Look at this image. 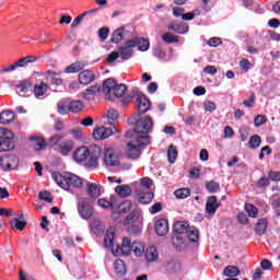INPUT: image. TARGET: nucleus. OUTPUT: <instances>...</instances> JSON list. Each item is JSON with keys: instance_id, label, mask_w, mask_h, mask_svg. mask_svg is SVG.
Wrapping results in <instances>:
<instances>
[{"instance_id": "obj_1", "label": "nucleus", "mask_w": 280, "mask_h": 280, "mask_svg": "<svg viewBox=\"0 0 280 280\" xmlns=\"http://www.w3.org/2000/svg\"><path fill=\"white\" fill-rule=\"evenodd\" d=\"M129 124H136L133 130H129L126 132L125 137L127 139H131L127 143L126 154L128 159H139L141 156V150L150 143V132L154 126L152 118L145 117L137 119V117H130Z\"/></svg>"}, {"instance_id": "obj_2", "label": "nucleus", "mask_w": 280, "mask_h": 280, "mask_svg": "<svg viewBox=\"0 0 280 280\" xmlns=\"http://www.w3.org/2000/svg\"><path fill=\"white\" fill-rule=\"evenodd\" d=\"M100 156H102V148H100V145L90 148L82 145L77 148L72 153V159L75 163H84V161H89L91 167H97Z\"/></svg>"}, {"instance_id": "obj_3", "label": "nucleus", "mask_w": 280, "mask_h": 280, "mask_svg": "<svg viewBox=\"0 0 280 280\" xmlns=\"http://www.w3.org/2000/svg\"><path fill=\"white\" fill-rule=\"evenodd\" d=\"M130 253H132L135 257H143V255H145V243L141 241L132 242L130 237L125 236L122 237L120 246L117 245L115 250H113V254L116 257H119L120 255H130Z\"/></svg>"}, {"instance_id": "obj_4", "label": "nucleus", "mask_w": 280, "mask_h": 280, "mask_svg": "<svg viewBox=\"0 0 280 280\" xmlns=\"http://www.w3.org/2000/svg\"><path fill=\"white\" fill-rule=\"evenodd\" d=\"M52 179L61 189H65L66 191H69L71 189H80L82 187V178L78 177V175L72 173H54Z\"/></svg>"}, {"instance_id": "obj_5", "label": "nucleus", "mask_w": 280, "mask_h": 280, "mask_svg": "<svg viewBox=\"0 0 280 280\" xmlns=\"http://www.w3.org/2000/svg\"><path fill=\"white\" fill-rule=\"evenodd\" d=\"M126 91V84H116L113 79H107L103 83V93L108 102H114L115 97H124Z\"/></svg>"}, {"instance_id": "obj_6", "label": "nucleus", "mask_w": 280, "mask_h": 280, "mask_svg": "<svg viewBox=\"0 0 280 280\" xmlns=\"http://www.w3.org/2000/svg\"><path fill=\"white\" fill-rule=\"evenodd\" d=\"M19 165H21V160L14 154H4L0 158V167L3 172L19 170Z\"/></svg>"}, {"instance_id": "obj_7", "label": "nucleus", "mask_w": 280, "mask_h": 280, "mask_svg": "<svg viewBox=\"0 0 280 280\" xmlns=\"http://www.w3.org/2000/svg\"><path fill=\"white\" fill-rule=\"evenodd\" d=\"M131 100H136L139 113H148L150 110V100H148L147 95L139 92L137 88L131 91Z\"/></svg>"}, {"instance_id": "obj_8", "label": "nucleus", "mask_w": 280, "mask_h": 280, "mask_svg": "<svg viewBox=\"0 0 280 280\" xmlns=\"http://www.w3.org/2000/svg\"><path fill=\"white\" fill-rule=\"evenodd\" d=\"M103 163L106 167H117L119 165V154L113 148L107 147L103 150Z\"/></svg>"}, {"instance_id": "obj_9", "label": "nucleus", "mask_w": 280, "mask_h": 280, "mask_svg": "<svg viewBox=\"0 0 280 280\" xmlns=\"http://www.w3.org/2000/svg\"><path fill=\"white\" fill-rule=\"evenodd\" d=\"M153 198L154 194L152 190H143V188L136 189V200H138L140 205H150Z\"/></svg>"}, {"instance_id": "obj_10", "label": "nucleus", "mask_w": 280, "mask_h": 280, "mask_svg": "<svg viewBox=\"0 0 280 280\" xmlns=\"http://www.w3.org/2000/svg\"><path fill=\"white\" fill-rule=\"evenodd\" d=\"M132 49H135V46H132V39H128L118 48V54L121 58V60H130L132 58Z\"/></svg>"}, {"instance_id": "obj_11", "label": "nucleus", "mask_w": 280, "mask_h": 280, "mask_svg": "<svg viewBox=\"0 0 280 280\" xmlns=\"http://www.w3.org/2000/svg\"><path fill=\"white\" fill-rule=\"evenodd\" d=\"M112 135L113 129L108 127H97L93 130L92 137L95 141H104V139H108Z\"/></svg>"}, {"instance_id": "obj_12", "label": "nucleus", "mask_w": 280, "mask_h": 280, "mask_svg": "<svg viewBox=\"0 0 280 280\" xmlns=\"http://www.w3.org/2000/svg\"><path fill=\"white\" fill-rule=\"evenodd\" d=\"M155 232L160 237H165L170 233V222L166 219H159L155 221Z\"/></svg>"}, {"instance_id": "obj_13", "label": "nucleus", "mask_w": 280, "mask_h": 280, "mask_svg": "<svg viewBox=\"0 0 280 280\" xmlns=\"http://www.w3.org/2000/svg\"><path fill=\"white\" fill-rule=\"evenodd\" d=\"M170 32H175V34H187L189 32V25L185 22H171L167 25Z\"/></svg>"}, {"instance_id": "obj_14", "label": "nucleus", "mask_w": 280, "mask_h": 280, "mask_svg": "<svg viewBox=\"0 0 280 280\" xmlns=\"http://www.w3.org/2000/svg\"><path fill=\"white\" fill-rule=\"evenodd\" d=\"M218 209H220L218 197L210 196L206 202V213H208V215H215V211H218Z\"/></svg>"}, {"instance_id": "obj_15", "label": "nucleus", "mask_w": 280, "mask_h": 280, "mask_svg": "<svg viewBox=\"0 0 280 280\" xmlns=\"http://www.w3.org/2000/svg\"><path fill=\"white\" fill-rule=\"evenodd\" d=\"M131 47H138L139 51H148L150 49V40L144 37H132Z\"/></svg>"}, {"instance_id": "obj_16", "label": "nucleus", "mask_w": 280, "mask_h": 280, "mask_svg": "<svg viewBox=\"0 0 280 280\" xmlns=\"http://www.w3.org/2000/svg\"><path fill=\"white\" fill-rule=\"evenodd\" d=\"M128 36V30L125 26L118 27L112 33V43L119 45Z\"/></svg>"}, {"instance_id": "obj_17", "label": "nucleus", "mask_w": 280, "mask_h": 280, "mask_svg": "<svg viewBox=\"0 0 280 280\" xmlns=\"http://www.w3.org/2000/svg\"><path fill=\"white\" fill-rule=\"evenodd\" d=\"M143 257L149 262L159 261V249L156 246L150 245L144 249Z\"/></svg>"}, {"instance_id": "obj_18", "label": "nucleus", "mask_w": 280, "mask_h": 280, "mask_svg": "<svg viewBox=\"0 0 280 280\" xmlns=\"http://www.w3.org/2000/svg\"><path fill=\"white\" fill-rule=\"evenodd\" d=\"M95 81V73L91 70H83L79 73V82L84 86Z\"/></svg>"}, {"instance_id": "obj_19", "label": "nucleus", "mask_w": 280, "mask_h": 280, "mask_svg": "<svg viewBox=\"0 0 280 280\" xmlns=\"http://www.w3.org/2000/svg\"><path fill=\"white\" fill-rule=\"evenodd\" d=\"M78 211L83 220H90V218H93V208L83 201L79 202Z\"/></svg>"}, {"instance_id": "obj_20", "label": "nucleus", "mask_w": 280, "mask_h": 280, "mask_svg": "<svg viewBox=\"0 0 280 280\" xmlns=\"http://www.w3.org/2000/svg\"><path fill=\"white\" fill-rule=\"evenodd\" d=\"M100 85H92L85 90V92L83 93V98L88 102H93V100H95V96L100 95Z\"/></svg>"}, {"instance_id": "obj_21", "label": "nucleus", "mask_w": 280, "mask_h": 280, "mask_svg": "<svg viewBox=\"0 0 280 280\" xmlns=\"http://www.w3.org/2000/svg\"><path fill=\"white\" fill-rule=\"evenodd\" d=\"M124 226H130L133 224H141V215L139 214V211H132L124 221Z\"/></svg>"}, {"instance_id": "obj_22", "label": "nucleus", "mask_w": 280, "mask_h": 280, "mask_svg": "<svg viewBox=\"0 0 280 280\" xmlns=\"http://www.w3.org/2000/svg\"><path fill=\"white\" fill-rule=\"evenodd\" d=\"M70 105H71V100L70 98L61 100L57 104L58 114L59 115H69V113H71Z\"/></svg>"}, {"instance_id": "obj_23", "label": "nucleus", "mask_w": 280, "mask_h": 280, "mask_svg": "<svg viewBox=\"0 0 280 280\" xmlns=\"http://www.w3.org/2000/svg\"><path fill=\"white\" fill-rule=\"evenodd\" d=\"M174 232L176 235H187V232L189 231V223L185 221H177L174 223Z\"/></svg>"}, {"instance_id": "obj_24", "label": "nucleus", "mask_w": 280, "mask_h": 280, "mask_svg": "<svg viewBox=\"0 0 280 280\" xmlns=\"http://www.w3.org/2000/svg\"><path fill=\"white\" fill-rule=\"evenodd\" d=\"M71 150H73V141L65 140L60 142L59 152L61 156H69V154L71 153Z\"/></svg>"}, {"instance_id": "obj_25", "label": "nucleus", "mask_w": 280, "mask_h": 280, "mask_svg": "<svg viewBox=\"0 0 280 280\" xmlns=\"http://www.w3.org/2000/svg\"><path fill=\"white\" fill-rule=\"evenodd\" d=\"M23 220V213H21L18 218H13L10 222L11 229H16V231H25V226H27V222L21 221Z\"/></svg>"}, {"instance_id": "obj_26", "label": "nucleus", "mask_w": 280, "mask_h": 280, "mask_svg": "<svg viewBox=\"0 0 280 280\" xmlns=\"http://www.w3.org/2000/svg\"><path fill=\"white\" fill-rule=\"evenodd\" d=\"M97 205L102 209H113V211H115V209H117V198L112 197L109 201L106 199H98Z\"/></svg>"}, {"instance_id": "obj_27", "label": "nucleus", "mask_w": 280, "mask_h": 280, "mask_svg": "<svg viewBox=\"0 0 280 280\" xmlns=\"http://www.w3.org/2000/svg\"><path fill=\"white\" fill-rule=\"evenodd\" d=\"M88 185V194L91 198H100L102 196V188L97 184H93L91 182L86 183Z\"/></svg>"}, {"instance_id": "obj_28", "label": "nucleus", "mask_w": 280, "mask_h": 280, "mask_svg": "<svg viewBox=\"0 0 280 280\" xmlns=\"http://www.w3.org/2000/svg\"><path fill=\"white\" fill-rule=\"evenodd\" d=\"M86 67V62L84 61H77L71 63L65 69V73H78V71H82Z\"/></svg>"}, {"instance_id": "obj_29", "label": "nucleus", "mask_w": 280, "mask_h": 280, "mask_svg": "<svg viewBox=\"0 0 280 280\" xmlns=\"http://www.w3.org/2000/svg\"><path fill=\"white\" fill-rule=\"evenodd\" d=\"M14 112L12 110H4L0 114V124H2V126H5L8 124H12V121H14Z\"/></svg>"}, {"instance_id": "obj_30", "label": "nucleus", "mask_w": 280, "mask_h": 280, "mask_svg": "<svg viewBox=\"0 0 280 280\" xmlns=\"http://www.w3.org/2000/svg\"><path fill=\"white\" fill-rule=\"evenodd\" d=\"M113 242H115V231L114 230H108L106 232L105 238H104V246L105 248H112L115 252V248L113 246Z\"/></svg>"}, {"instance_id": "obj_31", "label": "nucleus", "mask_w": 280, "mask_h": 280, "mask_svg": "<svg viewBox=\"0 0 280 280\" xmlns=\"http://www.w3.org/2000/svg\"><path fill=\"white\" fill-rule=\"evenodd\" d=\"M266 229H268V219H259L255 226V233L257 235H264V233H266Z\"/></svg>"}, {"instance_id": "obj_32", "label": "nucleus", "mask_w": 280, "mask_h": 280, "mask_svg": "<svg viewBox=\"0 0 280 280\" xmlns=\"http://www.w3.org/2000/svg\"><path fill=\"white\" fill-rule=\"evenodd\" d=\"M186 237H188L189 242L196 244L200 240V231L196 228H190L186 233Z\"/></svg>"}, {"instance_id": "obj_33", "label": "nucleus", "mask_w": 280, "mask_h": 280, "mask_svg": "<svg viewBox=\"0 0 280 280\" xmlns=\"http://www.w3.org/2000/svg\"><path fill=\"white\" fill-rule=\"evenodd\" d=\"M115 191L120 196V198H128V196L132 194V188L128 185H120L116 187Z\"/></svg>"}, {"instance_id": "obj_34", "label": "nucleus", "mask_w": 280, "mask_h": 280, "mask_svg": "<svg viewBox=\"0 0 280 280\" xmlns=\"http://www.w3.org/2000/svg\"><path fill=\"white\" fill-rule=\"evenodd\" d=\"M114 270L118 277H124V275H126V262L121 259H117L114 262Z\"/></svg>"}, {"instance_id": "obj_35", "label": "nucleus", "mask_w": 280, "mask_h": 280, "mask_svg": "<svg viewBox=\"0 0 280 280\" xmlns=\"http://www.w3.org/2000/svg\"><path fill=\"white\" fill-rule=\"evenodd\" d=\"M37 60H38V57L36 56H26L24 58L19 59L15 62L18 63V67L23 68L36 62Z\"/></svg>"}, {"instance_id": "obj_36", "label": "nucleus", "mask_w": 280, "mask_h": 280, "mask_svg": "<svg viewBox=\"0 0 280 280\" xmlns=\"http://www.w3.org/2000/svg\"><path fill=\"white\" fill-rule=\"evenodd\" d=\"M82 110H84V103H82V101L70 100V113L78 115V113H82Z\"/></svg>"}, {"instance_id": "obj_37", "label": "nucleus", "mask_w": 280, "mask_h": 280, "mask_svg": "<svg viewBox=\"0 0 280 280\" xmlns=\"http://www.w3.org/2000/svg\"><path fill=\"white\" fill-rule=\"evenodd\" d=\"M117 213L121 214V213H128L130 211V209H132V201L130 200H125L122 201L120 205L117 206Z\"/></svg>"}, {"instance_id": "obj_38", "label": "nucleus", "mask_w": 280, "mask_h": 280, "mask_svg": "<svg viewBox=\"0 0 280 280\" xmlns=\"http://www.w3.org/2000/svg\"><path fill=\"white\" fill-rule=\"evenodd\" d=\"M47 89H49V86L47 85V83H39L35 85V97H43V95H45V93H47Z\"/></svg>"}, {"instance_id": "obj_39", "label": "nucleus", "mask_w": 280, "mask_h": 280, "mask_svg": "<svg viewBox=\"0 0 280 280\" xmlns=\"http://www.w3.org/2000/svg\"><path fill=\"white\" fill-rule=\"evenodd\" d=\"M138 189H143V191H152V179H150V177H143L140 179V186Z\"/></svg>"}, {"instance_id": "obj_40", "label": "nucleus", "mask_w": 280, "mask_h": 280, "mask_svg": "<svg viewBox=\"0 0 280 280\" xmlns=\"http://www.w3.org/2000/svg\"><path fill=\"white\" fill-rule=\"evenodd\" d=\"M178 158V150L176 147L170 145L167 150V159L170 163H176V159Z\"/></svg>"}, {"instance_id": "obj_41", "label": "nucleus", "mask_w": 280, "mask_h": 280, "mask_svg": "<svg viewBox=\"0 0 280 280\" xmlns=\"http://www.w3.org/2000/svg\"><path fill=\"white\" fill-rule=\"evenodd\" d=\"M162 40L167 45H172L174 43H178V36L167 32L162 35Z\"/></svg>"}, {"instance_id": "obj_42", "label": "nucleus", "mask_w": 280, "mask_h": 280, "mask_svg": "<svg viewBox=\"0 0 280 280\" xmlns=\"http://www.w3.org/2000/svg\"><path fill=\"white\" fill-rule=\"evenodd\" d=\"M223 275L225 277H238L240 275V269L236 266H228L224 271Z\"/></svg>"}, {"instance_id": "obj_43", "label": "nucleus", "mask_w": 280, "mask_h": 280, "mask_svg": "<svg viewBox=\"0 0 280 280\" xmlns=\"http://www.w3.org/2000/svg\"><path fill=\"white\" fill-rule=\"evenodd\" d=\"M261 145V137L254 135L249 138V148L252 150H257Z\"/></svg>"}, {"instance_id": "obj_44", "label": "nucleus", "mask_w": 280, "mask_h": 280, "mask_svg": "<svg viewBox=\"0 0 280 280\" xmlns=\"http://www.w3.org/2000/svg\"><path fill=\"white\" fill-rule=\"evenodd\" d=\"M0 139L12 142V139H14V133L5 128H0Z\"/></svg>"}, {"instance_id": "obj_45", "label": "nucleus", "mask_w": 280, "mask_h": 280, "mask_svg": "<svg viewBox=\"0 0 280 280\" xmlns=\"http://www.w3.org/2000/svg\"><path fill=\"white\" fill-rule=\"evenodd\" d=\"M245 210L248 213L249 218H257L259 210L253 203L245 205Z\"/></svg>"}, {"instance_id": "obj_46", "label": "nucleus", "mask_w": 280, "mask_h": 280, "mask_svg": "<svg viewBox=\"0 0 280 280\" xmlns=\"http://www.w3.org/2000/svg\"><path fill=\"white\" fill-rule=\"evenodd\" d=\"M190 191L189 188H180L175 190L176 198H179L182 200H185V198H188Z\"/></svg>"}, {"instance_id": "obj_47", "label": "nucleus", "mask_w": 280, "mask_h": 280, "mask_svg": "<svg viewBox=\"0 0 280 280\" xmlns=\"http://www.w3.org/2000/svg\"><path fill=\"white\" fill-rule=\"evenodd\" d=\"M206 189H208V191L210 194H215V191H219L220 190V184H218L217 182H209L206 184Z\"/></svg>"}, {"instance_id": "obj_48", "label": "nucleus", "mask_w": 280, "mask_h": 280, "mask_svg": "<svg viewBox=\"0 0 280 280\" xmlns=\"http://www.w3.org/2000/svg\"><path fill=\"white\" fill-rule=\"evenodd\" d=\"M33 148L34 150H45V140L43 138L33 139Z\"/></svg>"}, {"instance_id": "obj_49", "label": "nucleus", "mask_w": 280, "mask_h": 280, "mask_svg": "<svg viewBox=\"0 0 280 280\" xmlns=\"http://www.w3.org/2000/svg\"><path fill=\"white\" fill-rule=\"evenodd\" d=\"M203 108L207 113H214V110L218 108V105H215L213 101H205Z\"/></svg>"}, {"instance_id": "obj_50", "label": "nucleus", "mask_w": 280, "mask_h": 280, "mask_svg": "<svg viewBox=\"0 0 280 280\" xmlns=\"http://www.w3.org/2000/svg\"><path fill=\"white\" fill-rule=\"evenodd\" d=\"M12 150V142L0 138V152Z\"/></svg>"}, {"instance_id": "obj_51", "label": "nucleus", "mask_w": 280, "mask_h": 280, "mask_svg": "<svg viewBox=\"0 0 280 280\" xmlns=\"http://www.w3.org/2000/svg\"><path fill=\"white\" fill-rule=\"evenodd\" d=\"M70 135H72L73 139L80 140L84 139V132L82 131V128L77 127L70 131Z\"/></svg>"}, {"instance_id": "obj_52", "label": "nucleus", "mask_w": 280, "mask_h": 280, "mask_svg": "<svg viewBox=\"0 0 280 280\" xmlns=\"http://www.w3.org/2000/svg\"><path fill=\"white\" fill-rule=\"evenodd\" d=\"M107 119L110 122L117 121V119H119V113H117V110H115L114 108L108 109L107 110Z\"/></svg>"}, {"instance_id": "obj_53", "label": "nucleus", "mask_w": 280, "mask_h": 280, "mask_svg": "<svg viewBox=\"0 0 280 280\" xmlns=\"http://www.w3.org/2000/svg\"><path fill=\"white\" fill-rule=\"evenodd\" d=\"M16 69H19V65L15 62L3 67L0 71L1 73H12V71H16Z\"/></svg>"}, {"instance_id": "obj_54", "label": "nucleus", "mask_w": 280, "mask_h": 280, "mask_svg": "<svg viewBox=\"0 0 280 280\" xmlns=\"http://www.w3.org/2000/svg\"><path fill=\"white\" fill-rule=\"evenodd\" d=\"M266 121H268V118H266V116L258 115L254 119V126H256V128H259V126H264V124H266Z\"/></svg>"}, {"instance_id": "obj_55", "label": "nucleus", "mask_w": 280, "mask_h": 280, "mask_svg": "<svg viewBox=\"0 0 280 280\" xmlns=\"http://www.w3.org/2000/svg\"><path fill=\"white\" fill-rule=\"evenodd\" d=\"M86 14H89V12H83L81 15L77 16L73 22L71 23V27L75 28L78 27V25H80V23H82V21H84V16H86Z\"/></svg>"}, {"instance_id": "obj_56", "label": "nucleus", "mask_w": 280, "mask_h": 280, "mask_svg": "<svg viewBox=\"0 0 280 280\" xmlns=\"http://www.w3.org/2000/svg\"><path fill=\"white\" fill-rule=\"evenodd\" d=\"M27 91H30V83H27V82H22L18 86V92L20 93V95H25V93H27Z\"/></svg>"}, {"instance_id": "obj_57", "label": "nucleus", "mask_w": 280, "mask_h": 280, "mask_svg": "<svg viewBox=\"0 0 280 280\" xmlns=\"http://www.w3.org/2000/svg\"><path fill=\"white\" fill-rule=\"evenodd\" d=\"M109 30L108 27H102L98 31V37L101 38V40H106L108 38V34H109Z\"/></svg>"}, {"instance_id": "obj_58", "label": "nucleus", "mask_w": 280, "mask_h": 280, "mask_svg": "<svg viewBox=\"0 0 280 280\" xmlns=\"http://www.w3.org/2000/svg\"><path fill=\"white\" fill-rule=\"evenodd\" d=\"M39 200H44L45 202H51V192L49 191H40Z\"/></svg>"}, {"instance_id": "obj_59", "label": "nucleus", "mask_w": 280, "mask_h": 280, "mask_svg": "<svg viewBox=\"0 0 280 280\" xmlns=\"http://www.w3.org/2000/svg\"><path fill=\"white\" fill-rule=\"evenodd\" d=\"M119 51H113L107 56L106 62H108L109 65H113V62H115V60H117V58H119Z\"/></svg>"}, {"instance_id": "obj_60", "label": "nucleus", "mask_w": 280, "mask_h": 280, "mask_svg": "<svg viewBox=\"0 0 280 280\" xmlns=\"http://www.w3.org/2000/svg\"><path fill=\"white\" fill-rule=\"evenodd\" d=\"M233 137H235V131H233V128H231V126H226L224 128V138L233 139Z\"/></svg>"}, {"instance_id": "obj_61", "label": "nucleus", "mask_w": 280, "mask_h": 280, "mask_svg": "<svg viewBox=\"0 0 280 280\" xmlns=\"http://www.w3.org/2000/svg\"><path fill=\"white\" fill-rule=\"evenodd\" d=\"M240 67L246 73L248 72V69H250V61L248 59H243L240 61Z\"/></svg>"}, {"instance_id": "obj_62", "label": "nucleus", "mask_w": 280, "mask_h": 280, "mask_svg": "<svg viewBox=\"0 0 280 280\" xmlns=\"http://www.w3.org/2000/svg\"><path fill=\"white\" fill-rule=\"evenodd\" d=\"M208 45L210 47H218V46L222 45V39L219 37H212L209 39Z\"/></svg>"}, {"instance_id": "obj_63", "label": "nucleus", "mask_w": 280, "mask_h": 280, "mask_svg": "<svg viewBox=\"0 0 280 280\" xmlns=\"http://www.w3.org/2000/svg\"><path fill=\"white\" fill-rule=\"evenodd\" d=\"M237 220H238V222L241 223V224H248V217L246 215V213H244V212H240L238 214H237Z\"/></svg>"}, {"instance_id": "obj_64", "label": "nucleus", "mask_w": 280, "mask_h": 280, "mask_svg": "<svg viewBox=\"0 0 280 280\" xmlns=\"http://www.w3.org/2000/svg\"><path fill=\"white\" fill-rule=\"evenodd\" d=\"M268 185H270V179L268 177H261L257 182V187H268Z\"/></svg>"}]
</instances>
